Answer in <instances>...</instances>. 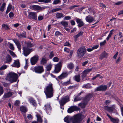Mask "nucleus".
<instances>
[{"label": "nucleus", "instance_id": "1", "mask_svg": "<svg viewBox=\"0 0 123 123\" xmlns=\"http://www.w3.org/2000/svg\"><path fill=\"white\" fill-rule=\"evenodd\" d=\"M44 92L47 98H50L53 96L54 89L53 84L51 82L48 84L44 88Z\"/></svg>", "mask_w": 123, "mask_h": 123}, {"label": "nucleus", "instance_id": "2", "mask_svg": "<svg viewBox=\"0 0 123 123\" xmlns=\"http://www.w3.org/2000/svg\"><path fill=\"white\" fill-rule=\"evenodd\" d=\"M34 46V45L32 43L29 42L27 43L26 47H23V54L25 56H27L33 50L32 49L30 48Z\"/></svg>", "mask_w": 123, "mask_h": 123}, {"label": "nucleus", "instance_id": "3", "mask_svg": "<svg viewBox=\"0 0 123 123\" xmlns=\"http://www.w3.org/2000/svg\"><path fill=\"white\" fill-rule=\"evenodd\" d=\"M18 78V74L14 73H9L6 78L11 83L16 82Z\"/></svg>", "mask_w": 123, "mask_h": 123}, {"label": "nucleus", "instance_id": "4", "mask_svg": "<svg viewBox=\"0 0 123 123\" xmlns=\"http://www.w3.org/2000/svg\"><path fill=\"white\" fill-rule=\"evenodd\" d=\"M85 117L84 116L82 115L77 114L74 117H72V123H79Z\"/></svg>", "mask_w": 123, "mask_h": 123}, {"label": "nucleus", "instance_id": "5", "mask_svg": "<svg viewBox=\"0 0 123 123\" xmlns=\"http://www.w3.org/2000/svg\"><path fill=\"white\" fill-rule=\"evenodd\" d=\"M86 50L84 46L79 48L77 51V55L79 58L82 57L86 53Z\"/></svg>", "mask_w": 123, "mask_h": 123}, {"label": "nucleus", "instance_id": "6", "mask_svg": "<svg viewBox=\"0 0 123 123\" xmlns=\"http://www.w3.org/2000/svg\"><path fill=\"white\" fill-rule=\"evenodd\" d=\"M33 71L36 73L41 74L44 71L43 67L41 65L36 66L33 68Z\"/></svg>", "mask_w": 123, "mask_h": 123}, {"label": "nucleus", "instance_id": "7", "mask_svg": "<svg viewBox=\"0 0 123 123\" xmlns=\"http://www.w3.org/2000/svg\"><path fill=\"white\" fill-rule=\"evenodd\" d=\"M69 98L68 96H67L65 97L62 98L59 101L61 106H63L68 102L69 101Z\"/></svg>", "mask_w": 123, "mask_h": 123}, {"label": "nucleus", "instance_id": "8", "mask_svg": "<svg viewBox=\"0 0 123 123\" xmlns=\"http://www.w3.org/2000/svg\"><path fill=\"white\" fill-rule=\"evenodd\" d=\"M39 58V57L38 55H35L32 57L30 59V62L32 65L35 64L37 62Z\"/></svg>", "mask_w": 123, "mask_h": 123}, {"label": "nucleus", "instance_id": "9", "mask_svg": "<svg viewBox=\"0 0 123 123\" xmlns=\"http://www.w3.org/2000/svg\"><path fill=\"white\" fill-rule=\"evenodd\" d=\"M30 8L31 9L34 11H39L41 10H42L44 8L39 6L35 5H31L30 6Z\"/></svg>", "mask_w": 123, "mask_h": 123}, {"label": "nucleus", "instance_id": "10", "mask_svg": "<svg viewBox=\"0 0 123 123\" xmlns=\"http://www.w3.org/2000/svg\"><path fill=\"white\" fill-rule=\"evenodd\" d=\"M61 62H59L58 64L55 65V69L54 70L55 73H59L61 70Z\"/></svg>", "mask_w": 123, "mask_h": 123}, {"label": "nucleus", "instance_id": "11", "mask_svg": "<svg viewBox=\"0 0 123 123\" xmlns=\"http://www.w3.org/2000/svg\"><path fill=\"white\" fill-rule=\"evenodd\" d=\"M28 18L29 19H32L35 20H37V15L35 12H30L28 15Z\"/></svg>", "mask_w": 123, "mask_h": 123}, {"label": "nucleus", "instance_id": "12", "mask_svg": "<svg viewBox=\"0 0 123 123\" xmlns=\"http://www.w3.org/2000/svg\"><path fill=\"white\" fill-rule=\"evenodd\" d=\"M79 108L76 106H72L68 109V112L69 113H71L74 111L79 110Z\"/></svg>", "mask_w": 123, "mask_h": 123}, {"label": "nucleus", "instance_id": "13", "mask_svg": "<svg viewBox=\"0 0 123 123\" xmlns=\"http://www.w3.org/2000/svg\"><path fill=\"white\" fill-rule=\"evenodd\" d=\"M107 88V87L106 86L101 85L97 87L95 90V91H105Z\"/></svg>", "mask_w": 123, "mask_h": 123}, {"label": "nucleus", "instance_id": "14", "mask_svg": "<svg viewBox=\"0 0 123 123\" xmlns=\"http://www.w3.org/2000/svg\"><path fill=\"white\" fill-rule=\"evenodd\" d=\"M50 105V103H49L44 105L45 110L48 114L50 113L51 112V108Z\"/></svg>", "mask_w": 123, "mask_h": 123}, {"label": "nucleus", "instance_id": "15", "mask_svg": "<svg viewBox=\"0 0 123 123\" xmlns=\"http://www.w3.org/2000/svg\"><path fill=\"white\" fill-rule=\"evenodd\" d=\"M92 70V68L90 69L88 68L84 70L81 73L82 75L81 76L83 80L84 79V77H86V74L91 71Z\"/></svg>", "mask_w": 123, "mask_h": 123}, {"label": "nucleus", "instance_id": "16", "mask_svg": "<svg viewBox=\"0 0 123 123\" xmlns=\"http://www.w3.org/2000/svg\"><path fill=\"white\" fill-rule=\"evenodd\" d=\"M12 41L14 42L16 45L17 46L18 50L21 52V46L20 43L19 41L16 39H13L12 40Z\"/></svg>", "mask_w": 123, "mask_h": 123}, {"label": "nucleus", "instance_id": "17", "mask_svg": "<svg viewBox=\"0 0 123 123\" xmlns=\"http://www.w3.org/2000/svg\"><path fill=\"white\" fill-rule=\"evenodd\" d=\"M68 75L67 71L63 72L62 74L58 77V78L60 80H62L67 77Z\"/></svg>", "mask_w": 123, "mask_h": 123}, {"label": "nucleus", "instance_id": "18", "mask_svg": "<svg viewBox=\"0 0 123 123\" xmlns=\"http://www.w3.org/2000/svg\"><path fill=\"white\" fill-rule=\"evenodd\" d=\"M28 101L29 102L31 103L33 106H36L37 105V104L36 103V100L33 97H30L28 99Z\"/></svg>", "mask_w": 123, "mask_h": 123}, {"label": "nucleus", "instance_id": "19", "mask_svg": "<svg viewBox=\"0 0 123 123\" xmlns=\"http://www.w3.org/2000/svg\"><path fill=\"white\" fill-rule=\"evenodd\" d=\"M76 21L78 24V26L79 27L84 25V24L81 19L76 18Z\"/></svg>", "mask_w": 123, "mask_h": 123}, {"label": "nucleus", "instance_id": "20", "mask_svg": "<svg viewBox=\"0 0 123 123\" xmlns=\"http://www.w3.org/2000/svg\"><path fill=\"white\" fill-rule=\"evenodd\" d=\"M12 59L11 56L9 55H7L4 62L5 63L9 64L11 62Z\"/></svg>", "mask_w": 123, "mask_h": 123}, {"label": "nucleus", "instance_id": "21", "mask_svg": "<svg viewBox=\"0 0 123 123\" xmlns=\"http://www.w3.org/2000/svg\"><path fill=\"white\" fill-rule=\"evenodd\" d=\"M86 21L89 23H91L94 20V18L92 16L89 15L86 18Z\"/></svg>", "mask_w": 123, "mask_h": 123}, {"label": "nucleus", "instance_id": "22", "mask_svg": "<svg viewBox=\"0 0 123 123\" xmlns=\"http://www.w3.org/2000/svg\"><path fill=\"white\" fill-rule=\"evenodd\" d=\"M107 115L111 122L115 123H118L119 120L118 118H113L108 114H107Z\"/></svg>", "mask_w": 123, "mask_h": 123}, {"label": "nucleus", "instance_id": "23", "mask_svg": "<svg viewBox=\"0 0 123 123\" xmlns=\"http://www.w3.org/2000/svg\"><path fill=\"white\" fill-rule=\"evenodd\" d=\"M16 35L19 38H25L26 37V33L25 32H24L22 33H17Z\"/></svg>", "mask_w": 123, "mask_h": 123}, {"label": "nucleus", "instance_id": "24", "mask_svg": "<svg viewBox=\"0 0 123 123\" xmlns=\"http://www.w3.org/2000/svg\"><path fill=\"white\" fill-rule=\"evenodd\" d=\"M11 66L13 67L17 68L19 67L20 66V64L19 60H14L13 64H12Z\"/></svg>", "mask_w": 123, "mask_h": 123}, {"label": "nucleus", "instance_id": "25", "mask_svg": "<svg viewBox=\"0 0 123 123\" xmlns=\"http://www.w3.org/2000/svg\"><path fill=\"white\" fill-rule=\"evenodd\" d=\"M123 37L122 33L119 32L118 34H117L115 35L114 37V39L116 40L117 39L119 40Z\"/></svg>", "mask_w": 123, "mask_h": 123}, {"label": "nucleus", "instance_id": "26", "mask_svg": "<svg viewBox=\"0 0 123 123\" xmlns=\"http://www.w3.org/2000/svg\"><path fill=\"white\" fill-rule=\"evenodd\" d=\"M72 117L69 116H67L65 117L64 119V121L68 123H69L72 122Z\"/></svg>", "mask_w": 123, "mask_h": 123}, {"label": "nucleus", "instance_id": "27", "mask_svg": "<svg viewBox=\"0 0 123 123\" xmlns=\"http://www.w3.org/2000/svg\"><path fill=\"white\" fill-rule=\"evenodd\" d=\"M108 56L107 54L105 52H103L100 55L99 59L100 60H102L103 59L106 58Z\"/></svg>", "mask_w": 123, "mask_h": 123}, {"label": "nucleus", "instance_id": "28", "mask_svg": "<svg viewBox=\"0 0 123 123\" xmlns=\"http://www.w3.org/2000/svg\"><path fill=\"white\" fill-rule=\"evenodd\" d=\"M93 96L91 94H89L86 95L85 97L84 100L85 102H87L89 101L92 97Z\"/></svg>", "mask_w": 123, "mask_h": 123}, {"label": "nucleus", "instance_id": "29", "mask_svg": "<svg viewBox=\"0 0 123 123\" xmlns=\"http://www.w3.org/2000/svg\"><path fill=\"white\" fill-rule=\"evenodd\" d=\"M83 32L82 31H80L76 35L74 36V40L76 42L77 39V38L80 36H81L83 34Z\"/></svg>", "mask_w": 123, "mask_h": 123}, {"label": "nucleus", "instance_id": "30", "mask_svg": "<svg viewBox=\"0 0 123 123\" xmlns=\"http://www.w3.org/2000/svg\"><path fill=\"white\" fill-rule=\"evenodd\" d=\"M74 80L77 82H79L80 80V76L79 74L75 75L74 77Z\"/></svg>", "mask_w": 123, "mask_h": 123}, {"label": "nucleus", "instance_id": "31", "mask_svg": "<svg viewBox=\"0 0 123 123\" xmlns=\"http://www.w3.org/2000/svg\"><path fill=\"white\" fill-rule=\"evenodd\" d=\"M47 60L46 58H42L40 61V63L41 65H44L46 63Z\"/></svg>", "mask_w": 123, "mask_h": 123}, {"label": "nucleus", "instance_id": "32", "mask_svg": "<svg viewBox=\"0 0 123 123\" xmlns=\"http://www.w3.org/2000/svg\"><path fill=\"white\" fill-rule=\"evenodd\" d=\"M12 93L11 92H10L5 94L3 97L5 98H7L11 96L12 95Z\"/></svg>", "mask_w": 123, "mask_h": 123}, {"label": "nucleus", "instance_id": "33", "mask_svg": "<svg viewBox=\"0 0 123 123\" xmlns=\"http://www.w3.org/2000/svg\"><path fill=\"white\" fill-rule=\"evenodd\" d=\"M36 117H37V120L38 121V122L41 123H42L43 120L40 115L39 114H37L36 115Z\"/></svg>", "mask_w": 123, "mask_h": 123}, {"label": "nucleus", "instance_id": "34", "mask_svg": "<svg viewBox=\"0 0 123 123\" xmlns=\"http://www.w3.org/2000/svg\"><path fill=\"white\" fill-rule=\"evenodd\" d=\"M60 24L63 26L67 27L68 25V22L66 21H62L60 22Z\"/></svg>", "mask_w": 123, "mask_h": 123}, {"label": "nucleus", "instance_id": "35", "mask_svg": "<svg viewBox=\"0 0 123 123\" xmlns=\"http://www.w3.org/2000/svg\"><path fill=\"white\" fill-rule=\"evenodd\" d=\"M55 16L58 18H63V14L62 13H57L56 14Z\"/></svg>", "mask_w": 123, "mask_h": 123}, {"label": "nucleus", "instance_id": "36", "mask_svg": "<svg viewBox=\"0 0 123 123\" xmlns=\"http://www.w3.org/2000/svg\"><path fill=\"white\" fill-rule=\"evenodd\" d=\"M82 87L84 88L90 89L92 88L90 85L89 83H88L86 84H85L82 86Z\"/></svg>", "mask_w": 123, "mask_h": 123}, {"label": "nucleus", "instance_id": "37", "mask_svg": "<svg viewBox=\"0 0 123 123\" xmlns=\"http://www.w3.org/2000/svg\"><path fill=\"white\" fill-rule=\"evenodd\" d=\"M105 108L109 112L112 111L114 109V108L112 107H109L107 106H105Z\"/></svg>", "mask_w": 123, "mask_h": 123}, {"label": "nucleus", "instance_id": "38", "mask_svg": "<svg viewBox=\"0 0 123 123\" xmlns=\"http://www.w3.org/2000/svg\"><path fill=\"white\" fill-rule=\"evenodd\" d=\"M2 28L5 30H7L9 29L8 25L6 24H3L2 25Z\"/></svg>", "mask_w": 123, "mask_h": 123}, {"label": "nucleus", "instance_id": "39", "mask_svg": "<svg viewBox=\"0 0 123 123\" xmlns=\"http://www.w3.org/2000/svg\"><path fill=\"white\" fill-rule=\"evenodd\" d=\"M67 66L68 68L70 69H73L74 67V65L73 64L72 62L68 64Z\"/></svg>", "mask_w": 123, "mask_h": 123}, {"label": "nucleus", "instance_id": "40", "mask_svg": "<svg viewBox=\"0 0 123 123\" xmlns=\"http://www.w3.org/2000/svg\"><path fill=\"white\" fill-rule=\"evenodd\" d=\"M20 110L21 111L24 112H25L27 111V109L26 107L22 106L20 108Z\"/></svg>", "mask_w": 123, "mask_h": 123}, {"label": "nucleus", "instance_id": "41", "mask_svg": "<svg viewBox=\"0 0 123 123\" xmlns=\"http://www.w3.org/2000/svg\"><path fill=\"white\" fill-rule=\"evenodd\" d=\"M114 31L113 30H112L110 31V33L107 36V37L106 38V39L107 41L109 40V38L111 37L112 35L113 34L112 32Z\"/></svg>", "mask_w": 123, "mask_h": 123}, {"label": "nucleus", "instance_id": "42", "mask_svg": "<svg viewBox=\"0 0 123 123\" xmlns=\"http://www.w3.org/2000/svg\"><path fill=\"white\" fill-rule=\"evenodd\" d=\"M82 98H80L79 97H78V96H76L74 99V102H75L78 101H80L82 100Z\"/></svg>", "mask_w": 123, "mask_h": 123}, {"label": "nucleus", "instance_id": "43", "mask_svg": "<svg viewBox=\"0 0 123 123\" xmlns=\"http://www.w3.org/2000/svg\"><path fill=\"white\" fill-rule=\"evenodd\" d=\"M6 4L5 3H3L2 4L0 8V11L2 12H3L4 11V7L6 6Z\"/></svg>", "mask_w": 123, "mask_h": 123}, {"label": "nucleus", "instance_id": "44", "mask_svg": "<svg viewBox=\"0 0 123 123\" xmlns=\"http://www.w3.org/2000/svg\"><path fill=\"white\" fill-rule=\"evenodd\" d=\"M8 43L9 44V48L11 49L14 50V47L13 44L9 42H8Z\"/></svg>", "mask_w": 123, "mask_h": 123}, {"label": "nucleus", "instance_id": "45", "mask_svg": "<svg viewBox=\"0 0 123 123\" xmlns=\"http://www.w3.org/2000/svg\"><path fill=\"white\" fill-rule=\"evenodd\" d=\"M7 67V66L6 65H3L0 68V70H4L6 69Z\"/></svg>", "mask_w": 123, "mask_h": 123}, {"label": "nucleus", "instance_id": "46", "mask_svg": "<svg viewBox=\"0 0 123 123\" xmlns=\"http://www.w3.org/2000/svg\"><path fill=\"white\" fill-rule=\"evenodd\" d=\"M86 104L85 103H80L79 104V105L82 108H85Z\"/></svg>", "mask_w": 123, "mask_h": 123}, {"label": "nucleus", "instance_id": "47", "mask_svg": "<svg viewBox=\"0 0 123 123\" xmlns=\"http://www.w3.org/2000/svg\"><path fill=\"white\" fill-rule=\"evenodd\" d=\"M4 92L3 87L0 85V95L3 94Z\"/></svg>", "mask_w": 123, "mask_h": 123}, {"label": "nucleus", "instance_id": "48", "mask_svg": "<svg viewBox=\"0 0 123 123\" xmlns=\"http://www.w3.org/2000/svg\"><path fill=\"white\" fill-rule=\"evenodd\" d=\"M11 8V6L10 5H9L7 8V10L6 11V14H7L10 11Z\"/></svg>", "mask_w": 123, "mask_h": 123}, {"label": "nucleus", "instance_id": "49", "mask_svg": "<svg viewBox=\"0 0 123 123\" xmlns=\"http://www.w3.org/2000/svg\"><path fill=\"white\" fill-rule=\"evenodd\" d=\"M61 10V9L60 8H57L54 9L52 10L51 12H55L56 11H58Z\"/></svg>", "mask_w": 123, "mask_h": 123}, {"label": "nucleus", "instance_id": "50", "mask_svg": "<svg viewBox=\"0 0 123 123\" xmlns=\"http://www.w3.org/2000/svg\"><path fill=\"white\" fill-rule=\"evenodd\" d=\"M52 67V66L51 65H48L46 67L47 70V71H49L51 69Z\"/></svg>", "mask_w": 123, "mask_h": 123}, {"label": "nucleus", "instance_id": "51", "mask_svg": "<svg viewBox=\"0 0 123 123\" xmlns=\"http://www.w3.org/2000/svg\"><path fill=\"white\" fill-rule=\"evenodd\" d=\"M1 83L3 86L5 87H8L9 85V84L8 83H6L3 82H2Z\"/></svg>", "mask_w": 123, "mask_h": 123}, {"label": "nucleus", "instance_id": "52", "mask_svg": "<svg viewBox=\"0 0 123 123\" xmlns=\"http://www.w3.org/2000/svg\"><path fill=\"white\" fill-rule=\"evenodd\" d=\"M8 51L11 55L13 56V57H14L15 56H16L15 54L13 51L10 50H9Z\"/></svg>", "mask_w": 123, "mask_h": 123}, {"label": "nucleus", "instance_id": "53", "mask_svg": "<svg viewBox=\"0 0 123 123\" xmlns=\"http://www.w3.org/2000/svg\"><path fill=\"white\" fill-rule=\"evenodd\" d=\"M71 17L69 16H66L63 19L64 20H68L71 19Z\"/></svg>", "mask_w": 123, "mask_h": 123}, {"label": "nucleus", "instance_id": "54", "mask_svg": "<svg viewBox=\"0 0 123 123\" xmlns=\"http://www.w3.org/2000/svg\"><path fill=\"white\" fill-rule=\"evenodd\" d=\"M60 0H54L53 3V4H58L59 2H60Z\"/></svg>", "mask_w": 123, "mask_h": 123}, {"label": "nucleus", "instance_id": "55", "mask_svg": "<svg viewBox=\"0 0 123 123\" xmlns=\"http://www.w3.org/2000/svg\"><path fill=\"white\" fill-rule=\"evenodd\" d=\"M61 34V33L58 31H56L55 33V36H58Z\"/></svg>", "mask_w": 123, "mask_h": 123}, {"label": "nucleus", "instance_id": "56", "mask_svg": "<svg viewBox=\"0 0 123 123\" xmlns=\"http://www.w3.org/2000/svg\"><path fill=\"white\" fill-rule=\"evenodd\" d=\"M54 55V54L53 51L51 52L50 54L49 55V58L50 59H51Z\"/></svg>", "mask_w": 123, "mask_h": 123}, {"label": "nucleus", "instance_id": "57", "mask_svg": "<svg viewBox=\"0 0 123 123\" xmlns=\"http://www.w3.org/2000/svg\"><path fill=\"white\" fill-rule=\"evenodd\" d=\"M20 102L18 100L16 101L14 103V105L16 106H18L19 105Z\"/></svg>", "mask_w": 123, "mask_h": 123}, {"label": "nucleus", "instance_id": "58", "mask_svg": "<svg viewBox=\"0 0 123 123\" xmlns=\"http://www.w3.org/2000/svg\"><path fill=\"white\" fill-rule=\"evenodd\" d=\"M9 17L11 18H12L14 16L13 13L12 12H10L9 14Z\"/></svg>", "mask_w": 123, "mask_h": 123}, {"label": "nucleus", "instance_id": "59", "mask_svg": "<svg viewBox=\"0 0 123 123\" xmlns=\"http://www.w3.org/2000/svg\"><path fill=\"white\" fill-rule=\"evenodd\" d=\"M38 18L39 20H41L43 19V16L41 15H39L38 17Z\"/></svg>", "mask_w": 123, "mask_h": 123}, {"label": "nucleus", "instance_id": "60", "mask_svg": "<svg viewBox=\"0 0 123 123\" xmlns=\"http://www.w3.org/2000/svg\"><path fill=\"white\" fill-rule=\"evenodd\" d=\"M53 60L54 62H57L59 60V58L57 57H55L53 58Z\"/></svg>", "mask_w": 123, "mask_h": 123}, {"label": "nucleus", "instance_id": "61", "mask_svg": "<svg viewBox=\"0 0 123 123\" xmlns=\"http://www.w3.org/2000/svg\"><path fill=\"white\" fill-rule=\"evenodd\" d=\"M106 43V41L105 40L104 41L101 42L100 43V45L101 46H103Z\"/></svg>", "mask_w": 123, "mask_h": 123}, {"label": "nucleus", "instance_id": "62", "mask_svg": "<svg viewBox=\"0 0 123 123\" xmlns=\"http://www.w3.org/2000/svg\"><path fill=\"white\" fill-rule=\"evenodd\" d=\"M99 6L100 7H101L102 8H105L106 7L105 5H104L102 3H100L99 4Z\"/></svg>", "mask_w": 123, "mask_h": 123}, {"label": "nucleus", "instance_id": "63", "mask_svg": "<svg viewBox=\"0 0 123 123\" xmlns=\"http://www.w3.org/2000/svg\"><path fill=\"white\" fill-rule=\"evenodd\" d=\"M70 81L69 80L68 81L64 82L63 83V85H64L66 86H67V85L70 84Z\"/></svg>", "mask_w": 123, "mask_h": 123}, {"label": "nucleus", "instance_id": "64", "mask_svg": "<svg viewBox=\"0 0 123 123\" xmlns=\"http://www.w3.org/2000/svg\"><path fill=\"white\" fill-rule=\"evenodd\" d=\"M64 50L65 51H66L68 53L69 52V49L67 48H65L64 49Z\"/></svg>", "mask_w": 123, "mask_h": 123}]
</instances>
